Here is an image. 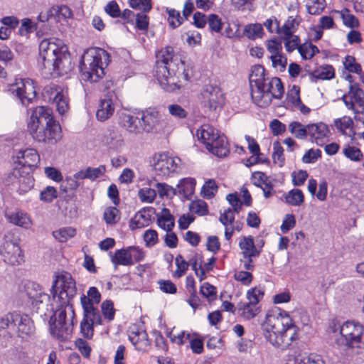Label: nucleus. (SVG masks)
<instances>
[{"mask_svg":"<svg viewBox=\"0 0 364 364\" xmlns=\"http://www.w3.org/2000/svg\"><path fill=\"white\" fill-rule=\"evenodd\" d=\"M261 328L265 339L282 350L289 348L299 338V328L289 314L279 309L266 315Z\"/></svg>","mask_w":364,"mask_h":364,"instance_id":"1","label":"nucleus"},{"mask_svg":"<svg viewBox=\"0 0 364 364\" xmlns=\"http://www.w3.org/2000/svg\"><path fill=\"white\" fill-rule=\"evenodd\" d=\"M155 76L161 87L167 92H174L181 87V80L188 82L191 76L184 62L173 54L168 46L156 53Z\"/></svg>","mask_w":364,"mask_h":364,"instance_id":"2","label":"nucleus"},{"mask_svg":"<svg viewBox=\"0 0 364 364\" xmlns=\"http://www.w3.org/2000/svg\"><path fill=\"white\" fill-rule=\"evenodd\" d=\"M38 67L45 77L67 73L71 70L70 57L62 41L54 38L41 41Z\"/></svg>","mask_w":364,"mask_h":364,"instance_id":"3","label":"nucleus"},{"mask_svg":"<svg viewBox=\"0 0 364 364\" xmlns=\"http://www.w3.org/2000/svg\"><path fill=\"white\" fill-rule=\"evenodd\" d=\"M27 129L32 138L38 142L55 144L61 139V128L48 107H35L27 123Z\"/></svg>","mask_w":364,"mask_h":364,"instance_id":"4","label":"nucleus"},{"mask_svg":"<svg viewBox=\"0 0 364 364\" xmlns=\"http://www.w3.org/2000/svg\"><path fill=\"white\" fill-rule=\"evenodd\" d=\"M109 58V54L102 48L87 50L80 63L81 79L86 82H98L105 75L104 69L108 65Z\"/></svg>","mask_w":364,"mask_h":364,"instance_id":"5","label":"nucleus"},{"mask_svg":"<svg viewBox=\"0 0 364 364\" xmlns=\"http://www.w3.org/2000/svg\"><path fill=\"white\" fill-rule=\"evenodd\" d=\"M56 312L55 321H50V334L60 341H68L71 338L73 326L77 323L73 306L59 307Z\"/></svg>","mask_w":364,"mask_h":364,"instance_id":"6","label":"nucleus"},{"mask_svg":"<svg viewBox=\"0 0 364 364\" xmlns=\"http://www.w3.org/2000/svg\"><path fill=\"white\" fill-rule=\"evenodd\" d=\"M341 337L337 338V345L343 349L364 348V328L359 323L347 321L339 326Z\"/></svg>","mask_w":364,"mask_h":364,"instance_id":"7","label":"nucleus"},{"mask_svg":"<svg viewBox=\"0 0 364 364\" xmlns=\"http://www.w3.org/2000/svg\"><path fill=\"white\" fill-rule=\"evenodd\" d=\"M57 289H60L58 299L60 308H65L67 306H73L71 300L77 294L75 281L68 272H63L56 276L51 287V294L53 296L58 294Z\"/></svg>","mask_w":364,"mask_h":364,"instance_id":"8","label":"nucleus"},{"mask_svg":"<svg viewBox=\"0 0 364 364\" xmlns=\"http://www.w3.org/2000/svg\"><path fill=\"white\" fill-rule=\"evenodd\" d=\"M0 255L3 261L11 265H18L23 261V255L16 238L6 233L0 245Z\"/></svg>","mask_w":364,"mask_h":364,"instance_id":"9","label":"nucleus"},{"mask_svg":"<svg viewBox=\"0 0 364 364\" xmlns=\"http://www.w3.org/2000/svg\"><path fill=\"white\" fill-rule=\"evenodd\" d=\"M274 86H279L280 89L282 88V82L279 78L267 77L259 87H252L251 96L254 102L261 107H267L274 98L272 95Z\"/></svg>","mask_w":364,"mask_h":364,"instance_id":"10","label":"nucleus"},{"mask_svg":"<svg viewBox=\"0 0 364 364\" xmlns=\"http://www.w3.org/2000/svg\"><path fill=\"white\" fill-rule=\"evenodd\" d=\"M153 161L156 173L161 176H167L176 172L180 162L178 158L175 159L165 153L155 154Z\"/></svg>","mask_w":364,"mask_h":364,"instance_id":"11","label":"nucleus"},{"mask_svg":"<svg viewBox=\"0 0 364 364\" xmlns=\"http://www.w3.org/2000/svg\"><path fill=\"white\" fill-rule=\"evenodd\" d=\"M9 91L16 95L23 105H26V102L30 103L36 96L35 86L31 79H20L16 83L10 85Z\"/></svg>","mask_w":364,"mask_h":364,"instance_id":"12","label":"nucleus"},{"mask_svg":"<svg viewBox=\"0 0 364 364\" xmlns=\"http://www.w3.org/2000/svg\"><path fill=\"white\" fill-rule=\"evenodd\" d=\"M223 95L219 87L212 85L205 86L201 92V102L203 107L211 111L216 110L223 105Z\"/></svg>","mask_w":364,"mask_h":364,"instance_id":"13","label":"nucleus"},{"mask_svg":"<svg viewBox=\"0 0 364 364\" xmlns=\"http://www.w3.org/2000/svg\"><path fill=\"white\" fill-rule=\"evenodd\" d=\"M330 134L328 127L323 122L307 124V138L318 146H323L328 141Z\"/></svg>","mask_w":364,"mask_h":364,"instance_id":"14","label":"nucleus"},{"mask_svg":"<svg viewBox=\"0 0 364 364\" xmlns=\"http://www.w3.org/2000/svg\"><path fill=\"white\" fill-rule=\"evenodd\" d=\"M24 289L28 298L33 307L39 308V305L48 302L50 296L46 294L41 286L32 281H28L25 283Z\"/></svg>","mask_w":364,"mask_h":364,"instance_id":"15","label":"nucleus"},{"mask_svg":"<svg viewBox=\"0 0 364 364\" xmlns=\"http://www.w3.org/2000/svg\"><path fill=\"white\" fill-rule=\"evenodd\" d=\"M16 162L22 168H28L27 171H32L40 163V156L34 149L20 150L17 153Z\"/></svg>","mask_w":364,"mask_h":364,"instance_id":"16","label":"nucleus"},{"mask_svg":"<svg viewBox=\"0 0 364 364\" xmlns=\"http://www.w3.org/2000/svg\"><path fill=\"white\" fill-rule=\"evenodd\" d=\"M129 339L137 350L146 351L150 346V341L145 330L133 326L128 331Z\"/></svg>","mask_w":364,"mask_h":364,"instance_id":"17","label":"nucleus"},{"mask_svg":"<svg viewBox=\"0 0 364 364\" xmlns=\"http://www.w3.org/2000/svg\"><path fill=\"white\" fill-rule=\"evenodd\" d=\"M140 117L141 132L147 133L155 130L160 124V114L158 111L149 109L138 113Z\"/></svg>","mask_w":364,"mask_h":364,"instance_id":"18","label":"nucleus"},{"mask_svg":"<svg viewBox=\"0 0 364 364\" xmlns=\"http://www.w3.org/2000/svg\"><path fill=\"white\" fill-rule=\"evenodd\" d=\"M154 213L155 209L152 207L144 208L138 211L129 222L130 229L134 230L149 226L151 223Z\"/></svg>","mask_w":364,"mask_h":364,"instance_id":"19","label":"nucleus"},{"mask_svg":"<svg viewBox=\"0 0 364 364\" xmlns=\"http://www.w3.org/2000/svg\"><path fill=\"white\" fill-rule=\"evenodd\" d=\"M120 124L129 133L139 134L141 133V127L139 115L129 112H122L119 115Z\"/></svg>","mask_w":364,"mask_h":364,"instance_id":"20","label":"nucleus"},{"mask_svg":"<svg viewBox=\"0 0 364 364\" xmlns=\"http://www.w3.org/2000/svg\"><path fill=\"white\" fill-rule=\"evenodd\" d=\"M17 326L18 336L24 338L31 335L34 331L32 320L28 315H21L15 312L14 326Z\"/></svg>","mask_w":364,"mask_h":364,"instance_id":"21","label":"nucleus"},{"mask_svg":"<svg viewBox=\"0 0 364 364\" xmlns=\"http://www.w3.org/2000/svg\"><path fill=\"white\" fill-rule=\"evenodd\" d=\"M206 149L218 157H224L229 154L228 143L223 135L218 136Z\"/></svg>","mask_w":364,"mask_h":364,"instance_id":"22","label":"nucleus"},{"mask_svg":"<svg viewBox=\"0 0 364 364\" xmlns=\"http://www.w3.org/2000/svg\"><path fill=\"white\" fill-rule=\"evenodd\" d=\"M239 247L242 250L241 254L243 258L257 257L260 255V251L256 248L251 236L241 239Z\"/></svg>","mask_w":364,"mask_h":364,"instance_id":"23","label":"nucleus"},{"mask_svg":"<svg viewBox=\"0 0 364 364\" xmlns=\"http://www.w3.org/2000/svg\"><path fill=\"white\" fill-rule=\"evenodd\" d=\"M114 111V107L112 99L106 97L100 100L99 108L96 112V117L99 121L104 122L113 114Z\"/></svg>","mask_w":364,"mask_h":364,"instance_id":"24","label":"nucleus"},{"mask_svg":"<svg viewBox=\"0 0 364 364\" xmlns=\"http://www.w3.org/2000/svg\"><path fill=\"white\" fill-rule=\"evenodd\" d=\"M219 135L218 130L209 124L202 125L197 131L198 139L202 141V142L205 145V147L207 146H210V144L215 139H217V136Z\"/></svg>","mask_w":364,"mask_h":364,"instance_id":"25","label":"nucleus"},{"mask_svg":"<svg viewBox=\"0 0 364 364\" xmlns=\"http://www.w3.org/2000/svg\"><path fill=\"white\" fill-rule=\"evenodd\" d=\"M156 216L158 225L167 232H171L175 225V221L170 210L166 208H164L161 213L157 214Z\"/></svg>","mask_w":364,"mask_h":364,"instance_id":"26","label":"nucleus"},{"mask_svg":"<svg viewBox=\"0 0 364 364\" xmlns=\"http://www.w3.org/2000/svg\"><path fill=\"white\" fill-rule=\"evenodd\" d=\"M267 77H266L265 75V69L263 66L260 65H254L252 68L249 77L251 90H252V87H259Z\"/></svg>","mask_w":364,"mask_h":364,"instance_id":"27","label":"nucleus"},{"mask_svg":"<svg viewBox=\"0 0 364 364\" xmlns=\"http://www.w3.org/2000/svg\"><path fill=\"white\" fill-rule=\"evenodd\" d=\"M196 184V180L193 178H183L177 185L178 191L180 195L189 200L195 192Z\"/></svg>","mask_w":364,"mask_h":364,"instance_id":"28","label":"nucleus"},{"mask_svg":"<svg viewBox=\"0 0 364 364\" xmlns=\"http://www.w3.org/2000/svg\"><path fill=\"white\" fill-rule=\"evenodd\" d=\"M345 95H347V100L353 101L354 105L357 104L358 107L364 105V91L358 83L350 84L348 93Z\"/></svg>","mask_w":364,"mask_h":364,"instance_id":"29","label":"nucleus"},{"mask_svg":"<svg viewBox=\"0 0 364 364\" xmlns=\"http://www.w3.org/2000/svg\"><path fill=\"white\" fill-rule=\"evenodd\" d=\"M105 172V166L103 165L97 168L87 167L85 169L80 170L76 173V178L80 179H90L95 181L97 178L102 176Z\"/></svg>","mask_w":364,"mask_h":364,"instance_id":"30","label":"nucleus"},{"mask_svg":"<svg viewBox=\"0 0 364 364\" xmlns=\"http://www.w3.org/2000/svg\"><path fill=\"white\" fill-rule=\"evenodd\" d=\"M8 219L11 223L24 228H28L31 224L29 216L21 210L11 213L8 215Z\"/></svg>","mask_w":364,"mask_h":364,"instance_id":"31","label":"nucleus"},{"mask_svg":"<svg viewBox=\"0 0 364 364\" xmlns=\"http://www.w3.org/2000/svg\"><path fill=\"white\" fill-rule=\"evenodd\" d=\"M289 132L296 139L299 140L307 139V124L304 125L299 122H291L288 126Z\"/></svg>","mask_w":364,"mask_h":364,"instance_id":"32","label":"nucleus"},{"mask_svg":"<svg viewBox=\"0 0 364 364\" xmlns=\"http://www.w3.org/2000/svg\"><path fill=\"white\" fill-rule=\"evenodd\" d=\"M238 310L241 316L245 318L250 320L254 318L259 312V307L258 304L251 303L250 301L246 303L240 302L238 304Z\"/></svg>","mask_w":364,"mask_h":364,"instance_id":"33","label":"nucleus"},{"mask_svg":"<svg viewBox=\"0 0 364 364\" xmlns=\"http://www.w3.org/2000/svg\"><path fill=\"white\" fill-rule=\"evenodd\" d=\"M112 262L114 264H120L124 266H131L134 264L132 261L128 247L117 250L115 251L114 256L112 258Z\"/></svg>","mask_w":364,"mask_h":364,"instance_id":"34","label":"nucleus"},{"mask_svg":"<svg viewBox=\"0 0 364 364\" xmlns=\"http://www.w3.org/2000/svg\"><path fill=\"white\" fill-rule=\"evenodd\" d=\"M83 316L95 325L102 323V316L100 311L94 306H87L83 304Z\"/></svg>","mask_w":364,"mask_h":364,"instance_id":"35","label":"nucleus"},{"mask_svg":"<svg viewBox=\"0 0 364 364\" xmlns=\"http://www.w3.org/2000/svg\"><path fill=\"white\" fill-rule=\"evenodd\" d=\"M101 299V294L99 292L98 289L95 287H90L87 291V296L82 295L80 297V302L82 307H83V304L89 306H94V304H99Z\"/></svg>","mask_w":364,"mask_h":364,"instance_id":"36","label":"nucleus"},{"mask_svg":"<svg viewBox=\"0 0 364 364\" xmlns=\"http://www.w3.org/2000/svg\"><path fill=\"white\" fill-rule=\"evenodd\" d=\"M311 75L318 80H330L334 77L335 71L332 65H325L315 70Z\"/></svg>","mask_w":364,"mask_h":364,"instance_id":"37","label":"nucleus"},{"mask_svg":"<svg viewBox=\"0 0 364 364\" xmlns=\"http://www.w3.org/2000/svg\"><path fill=\"white\" fill-rule=\"evenodd\" d=\"M55 93L53 101L56 105L59 114H63L68 109V99L65 94L58 89L53 92Z\"/></svg>","mask_w":364,"mask_h":364,"instance_id":"38","label":"nucleus"},{"mask_svg":"<svg viewBox=\"0 0 364 364\" xmlns=\"http://www.w3.org/2000/svg\"><path fill=\"white\" fill-rule=\"evenodd\" d=\"M122 135L117 130H108L107 133L105 135L104 141L110 148H117L122 143Z\"/></svg>","mask_w":364,"mask_h":364,"instance_id":"39","label":"nucleus"},{"mask_svg":"<svg viewBox=\"0 0 364 364\" xmlns=\"http://www.w3.org/2000/svg\"><path fill=\"white\" fill-rule=\"evenodd\" d=\"M262 34L263 28L259 23L248 24L244 28V35L250 40L262 38Z\"/></svg>","mask_w":364,"mask_h":364,"instance_id":"40","label":"nucleus"},{"mask_svg":"<svg viewBox=\"0 0 364 364\" xmlns=\"http://www.w3.org/2000/svg\"><path fill=\"white\" fill-rule=\"evenodd\" d=\"M285 200L291 205L299 206L304 203V196L300 189H293L287 194Z\"/></svg>","mask_w":364,"mask_h":364,"instance_id":"41","label":"nucleus"},{"mask_svg":"<svg viewBox=\"0 0 364 364\" xmlns=\"http://www.w3.org/2000/svg\"><path fill=\"white\" fill-rule=\"evenodd\" d=\"M103 218L107 225H115L120 219V212L116 207L110 206L105 210Z\"/></svg>","mask_w":364,"mask_h":364,"instance_id":"42","label":"nucleus"},{"mask_svg":"<svg viewBox=\"0 0 364 364\" xmlns=\"http://www.w3.org/2000/svg\"><path fill=\"white\" fill-rule=\"evenodd\" d=\"M298 51L302 58L305 60L311 59L316 53H319L317 46L311 43L300 45L298 47Z\"/></svg>","mask_w":364,"mask_h":364,"instance_id":"43","label":"nucleus"},{"mask_svg":"<svg viewBox=\"0 0 364 364\" xmlns=\"http://www.w3.org/2000/svg\"><path fill=\"white\" fill-rule=\"evenodd\" d=\"M218 186L214 179H208L202 187L201 196L206 199L212 198L218 191Z\"/></svg>","mask_w":364,"mask_h":364,"instance_id":"44","label":"nucleus"},{"mask_svg":"<svg viewBox=\"0 0 364 364\" xmlns=\"http://www.w3.org/2000/svg\"><path fill=\"white\" fill-rule=\"evenodd\" d=\"M75 233L76 231L74 228L68 227L53 231V235L60 242H65L68 240V239L75 236Z\"/></svg>","mask_w":364,"mask_h":364,"instance_id":"45","label":"nucleus"},{"mask_svg":"<svg viewBox=\"0 0 364 364\" xmlns=\"http://www.w3.org/2000/svg\"><path fill=\"white\" fill-rule=\"evenodd\" d=\"M343 154L353 161H359L363 156L360 149L350 145H347L343 149Z\"/></svg>","mask_w":364,"mask_h":364,"instance_id":"46","label":"nucleus"},{"mask_svg":"<svg viewBox=\"0 0 364 364\" xmlns=\"http://www.w3.org/2000/svg\"><path fill=\"white\" fill-rule=\"evenodd\" d=\"M156 191L161 198L164 196L172 198L177 194V190L165 183H157L155 185Z\"/></svg>","mask_w":364,"mask_h":364,"instance_id":"47","label":"nucleus"},{"mask_svg":"<svg viewBox=\"0 0 364 364\" xmlns=\"http://www.w3.org/2000/svg\"><path fill=\"white\" fill-rule=\"evenodd\" d=\"M131 8L139 10L144 13L149 12L151 8V0H129Z\"/></svg>","mask_w":364,"mask_h":364,"instance_id":"48","label":"nucleus"},{"mask_svg":"<svg viewBox=\"0 0 364 364\" xmlns=\"http://www.w3.org/2000/svg\"><path fill=\"white\" fill-rule=\"evenodd\" d=\"M200 293L208 301H214L217 296L216 289L208 282L203 283L200 288Z\"/></svg>","mask_w":364,"mask_h":364,"instance_id":"49","label":"nucleus"},{"mask_svg":"<svg viewBox=\"0 0 364 364\" xmlns=\"http://www.w3.org/2000/svg\"><path fill=\"white\" fill-rule=\"evenodd\" d=\"M102 312L105 319L109 321L114 318L115 310L113 302L111 300H105L101 305Z\"/></svg>","mask_w":364,"mask_h":364,"instance_id":"50","label":"nucleus"},{"mask_svg":"<svg viewBox=\"0 0 364 364\" xmlns=\"http://www.w3.org/2000/svg\"><path fill=\"white\" fill-rule=\"evenodd\" d=\"M334 124L338 130L344 134L348 129H352L353 121L350 117L344 116L342 118L336 119Z\"/></svg>","mask_w":364,"mask_h":364,"instance_id":"51","label":"nucleus"},{"mask_svg":"<svg viewBox=\"0 0 364 364\" xmlns=\"http://www.w3.org/2000/svg\"><path fill=\"white\" fill-rule=\"evenodd\" d=\"M138 196L142 202L152 203L156 196V191L151 188H143L139 191Z\"/></svg>","mask_w":364,"mask_h":364,"instance_id":"52","label":"nucleus"},{"mask_svg":"<svg viewBox=\"0 0 364 364\" xmlns=\"http://www.w3.org/2000/svg\"><path fill=\"white\" fill-rule=\"evenodd\" d=\"M343 65L345 68L350 73L357 74H360L362 73L361 65L355 62V59L353 56L347 55L345 58Z\"/></svg>","mask_w":364,"mask_h":364,"instance_id":"53","label":"nucleus"},{"mask_svg":"<svg viewBox=\"0 0 364 364\" xmlns=\"http://www.w3.org/2000/svg\"><path fill=\"white\" fill-rule=\"evenodd\" d=\"M167 13L168 14L169 25L173 28H176L183 23L184 19L181 16L179 11L173 9H167Z\"/></svg>","mask_w":364,"mask_h":364,"instance_id":"54","label":"nucleus"},{"mask_svg":"<svg viewBox=\"0 0 364 364\" xmlns=\"http://www.w3.org/2000/svg\"><path fill=\"white\" fill-rule=\"evenodd\" d=\"M93 325L91 321L83 316L80 322V332L85 338H91L94 333Z\"/></svg>","mask_w":364,"mask_h":364,"instance_id":"55","label":"nucleus"},{"mask_svg":"<svg viewBox=\"0 0 364 364\" xmlns=\"http://www.w3.org/2000/svg\"><path fill=\"white\" fill-rule=\"evenodd\" d=\"M190 210L199 215H205L208 213V205L202 200L192 202L190 205Z\"/></svg>","mask_w":364,"mask_h":364,"instance_id":"56","label":"nucleus"},{"mask_svg":"<svg viewBox=\"0 0 364 364\" xmlns=\"http://www.w3.org/2000/svg\"><path fill=\"white\" fill-rule=\"evenodd\" d=\"M208 24L211 32L219 33L221 31L223 23L221 18L216 14H210L208 17Z\"/></svg>","mask_w":364,"mask_h":364,"instance_id":"57","label":"nucleus"},{"mask_svg":"<svg viewBox=\"0 0 364 364\" xmlns=\"http://www.w3.org/2000/svg\"><path fill=\"white\" fill-rule=\"evenodd\" d=\"M292 98L294 100V103L296 106H298L300 112L304 114H307L310 112V109L304 105L299 97V88L296 86L293 87V90H291Z\"/></svg>","mask_w":364,"mask_h":364,"instance_id":"58","label":"nucleus"},{"mask_svg":"<svg viewBox=\"0 0 364 364\" xmlns=\"http://www.w3.org/2000/svg\"><path fill=\"white\" fill-rule=\"evenodd\" d=\"M29 172L30 171H26V176H21L18 179L19 191L21 192H27L34 185V179L29 175Z\"/></svg>","mask_w":364,"mask_h":364,"instance_id":"59","label":"nucleus"},{"mask_svg":"<svg viewBox=\"0 0 364 364\" xmlns=\"http://www.w3.org/2000/svg\"><path fill=\"white\" fill-rule=\"evenodd\" d=\"M58 196L56 189L53 186H47L40 193L41 200L46 203H50Z\"/></svg>","mask_w":364,"mask_h":364,"instance_id":"60","label":"nucleus"},{"mask_svg":"<svg viewBox=\"0 0 364 364\" xmlns=\"http://www.w3.org/2000/svg\"><path fill=\"white\" fill-rule=\"evenodd\" d=\"M321 157V151L320 149H311L304 154L302 161L305 164H312L316 162L318 159Z\"/></svg>","mask_w":364,"mask_h":364,"instance_id":"61","label":"nucleus"},{"mask_svg":"<svg viewBox=\"0 0 364 364\" xmlns=\"http://www.w3.org/2000/svg\"><path fill=\"white\" fill-rule=\"evenodd\" d=\"M273 154L272 157L273 160L275 163L278 162L280 166H282L284 162V149L279 144L278 141H276L273 144Z\"/></svg>","mask_w":364,"mask_h":364,"instance_id":"62","label":"nucleus"},{"mask_svg":"<svg viewBox=\"0 0 364 364\" xmlns=\"http://www.w3.org/2000/svg\"><path fill=\"white\" fill-rule=\"evenodd\" d=\"M264 291L259 288H252L247 291V299L248 301L258 304L259 301L263 298Z\"/></svg>","mask_w":364,"mask_h":364,"instance_id":"63","label":"nucleus"},{"mask_svg":"<svg viewBox=\"0 0 364 364\" xmlns=\"http://www.w3.org/2000/svg\"><path fill=\"white\" fill-rule=\"evenodd\" d=\"M168 112L174 117L184 119L187 117L188 112L181 105L177 104L170 105L168 107Z\"/></svg>","mask_w":364,"mask_h":364,"instance_id":"64","label":"nucleus"}]
</instances>
